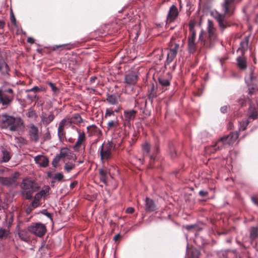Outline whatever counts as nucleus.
Masks as SVG:
<instances>
[{
	"instance_id": "51",
	"label": "nucleus",
	"mask_w": 258,
	"mask_h": 258,
	"mask_svg": "<svg viewBox=\"0 0 258 258\" xmlns=\"http://www.w3.org/2000/svg\"><path fill=\"white\" fill-rule=\"evenodd\" d=\"M258 93V90L255 88L252 87L251 88H249L248 94L250 96L253 94H256Z\"/></svg>"
},
{
	"instance_id": "22",
	"label": "nucleus",
	"mask_w": 258,
	"mask_h": 258,
	"mask_svg": "<svg viewBox=\"0 0 258 258\" xmlns=\"http://www.w3.org/2000/svg\"><path fill=\"white\" fill-rule=\"evenodd\" d=\"M34 160L35 162L39 164L40 166L45 167L48 165V159L44 156L38 155L35 157Z\"/></svg>"
},
{
	"instance_id": "39",
	"label": "nucleus",
	"mask_w": 258,
	"mask_h": 258,
	"mask_svg": "<svg viewBox=\"0 0 258 258\" xmlns=\"http://www.w3.org/2000/svg\"><path fill=\"white\" fill-rule=\"evenodd\" d=\"M119 109H113L112 108H106L104 117L106 118L108 116L114 115V112H117Z\"/></svg>"
},
{
	"instance_id": "14",
	"label": "nucleus",
	"mask_w": 258,
	"mask_h": 258,
	"mask_svg": "<svg viewBox=\"0 0 258 258\" xmlns=\"http://www.w3.org/2000/svg\"><path fill=\"white\" fill-rule=\"evenodd\" d=\"M138 73L135 71L128 72L124 78L125 83L129 85H135L138 80Z\"/></svg>"
},
{
	"instance_id": "11",
	"label": "nucleus",
	"mask_w": 258,
	"mask_h": 258,
	"mask_svg": "<svg viewBox=\"0 0 258 258\" xmlns=\"http://www.w3.org/2000/svg\"><path fill=\"white\" fill-rule=\"evenodd\" d=\"M19 175L18 172H16L12 176L7 177L0 176V183L4 186H11L16 184L17 179Z\"/></svg>"
},
{
	"instance_id": "17",
	"label": "nucleus",
	"mask_w": 258,
	"mask_h": 258,
	"mask_svg": "<svg viewBox=\"0 0 258 258\" xmlns=\"http://www.w3.org/2000/svg\"><path fill=\"white\" fill-rule=\"evenodd\" d=\"M238 137V135L236 133H231L228 135L223 136L222 137L225 146H228L232 145Z\"/></svg>"
},
{
	"instance_id": "24",
	"label": "nucleus",
	"mask_w": 258,
	"mask_h": 258,
	"mask_svg": "<svg viewBox=\"0 0 258 258\" xmlns=\"http://www.w3.org/2000/svg\"><path fill=\"white\" fill-rule=\"evenodd\" d=\"M188 26L189 32L187 40H196V32L195 29V22L194 21H190Z\"/></svg>"
},
{
	"instance_id": "54",
	"label": "nucleus",
	"mask_w": 258,
	"mask_h": 258,
	"mask_svg": "<svg viewBox=\"0 0 258 258\" xmlns=\"http://www.w3.org/2000/svg\"><path fill=\"white\" fill-rule=\"evenodd\" d=\"M121 238L122 236L119 234H117L116 235H115V236L113 238V240H114L115 242H116L117 241H119Z\"/></svg>"
},
{
	"instance_id": "45",
	"label": "nucleus",
	"mask_w": 258,
	"mask_h": 258,
	"mask_svg": "<svg viewBox=\"0 0 258 258\" xmlns=\"http://www.w3.org/2000/svg\"><path fill=\"white\" fill-rule=\"evenodd\" d=\"M248 124L249 121L248 120H242V121L240 122L239 130L242 131H244L246 128V127Z\"/></svg>"
},
{
	"instance_id": "55",
	"label": "nucleus",
	"mask_w": 258,
	"mask_h": 258,
	"mask_svg": "<svg viewBox=\"0 0 258 258\" xmlns=\"http://www.w3.org/2000/svg\"><path fill=\"white\" fill-rule=\"evenodd\" d=\"M199 195L202 197H206L208 195V192L207 191L200 190L199 191Z\"/></svg>"
},
{
	"instance_id": "19",
	"label": "nucleus",
	"mask_w": 258,
	"mask_h": 258,
	"mask_svg": "<svg viewBox=\"0 0 258 258\" xmlns=\"http://www.w3.org/2000/svg\"><path fill=\"white\" fill-rule=\"evenodd\" d=\"M10 159V152L4 147L1 148L0 150V163L7 162Z\"/></svg>"
},
{
	"instance_id": "7",
	"label": "nucleus",
	"mask_w": 258,
	"mask_h": 258,
	"mask_svg": "<svg viewBox=\"0 0 258 258\" xmlns=\"http://www.w3.org/2000/svg\"><path fill=\"white\" fill-rule=\"evenodd\" d=\"M10 69L6 62L3 53L0 50V78L3 80H7L10 77Z\"/></svg>"
},
{
	"instance_id": "63",
	"label": "nucleus",
	"mask_w": 258,
	"mask_h": 258,
	"mask_svg": "<svg viewBox=\"0 0 258 258\" xmlns=\"http://www.w3.org/2000/svg\"><path fill=\"white\" fill-rule=\"evenodd\" d=\"M5 23L3 21H0V29H3L5 27Z\"/></svg>"
},
{
	"instance_id": "20",
	"label": "nucleus",
	"mask_w": 258,
	"mask_h": 258,
	"mask_svg": "<svg viewBox=\"0 0 258 258\" xmlns=\"http://www.w3.org/2000/svg\"><path fill=\"white\" fill-rule=\"evenodd\" d=\"M59 156L62 159H63L65 162V158H67L69 160H71L73 158V153L68 148H62L60 151Z\"/></svg>"
},
{
	"instance_id": "62",
	"label": "nucleus",
	"mask_w": 258,
	"mask_h": 258,
	"mask_svg": "<svg viewBox=\"0 0 258 258\" xmlns=\"http://www.w3.org/2000/svg\"><path fill=\"white\" fill-rule=\"evenodd\" d=\"M97 77H91L90 79V82L92 84V83H94L95 81L97 80Z\"/></svg>"
},
{
	"instance_id": "28",
	"label": "nucleus",
	"mask_w": 258,
	"mask_h": 258,
	"mask_svg": "<svg viewBox=\"0 0 258 258\" xmlns=\"http://www.w3.org/2000/svg\"><path fill=\"white\" fill-rule=\"evenodd\" d=\"M237 66L240 69L245 70L247 68L246 58L239 56L237 58Z\"/></svg>"
},
{
	"instance_id": "34",
	"label": "nucleus",
	"mask_w": 258,
	"mask_h": 258,
	"mask_svg": "<svg viewBox=\"0 0 258 258\" xmlns=\"http://www.w3.org/2000/svg\"><path fill=\"white\" fill-rule=\"evenodd\" d=\"M224 143L222 139V138H220L219 140L217 141L216 144H215L214 146V149L215 151L221 150L224 148H226Z\"/></svg>"
},
{
	"instance_id": "27",
	"label": "nucleus",
	"mask_w": 258,
	"mask_h": 258,
	"mask_svg": "<svg viewBox=\"0 0 258 258\" xmlns=\"http://www.w3.org/2000/svg\"><path fill=\"white\" fill-rule=\"evenodd\" d=\"M201 252L197 248H191L188 251V256L189 258H199Z\"/></svg>"
},
{
	"instance_id": "46",
	"label": "nucleus",
	"mask_w": 258,
	"mask_h": 258,
	"mask_svg": "<svg viewBox=\"0 0 258 258\" xmlns=\"http://www.w3.org/2000/svg\"><path fill=\"white\" fill-rule=\"evenodd\" d=\"M61 157H60L59 155H57L53 159V161L52 162V164L53 167H56L57 166L58 163L60 161Z\"/></svg>"
},
{
	"instance_id": "13",
	"label": "nucleus",
	"mask_w": 258,
	"mask_h": 258,
	"mask_svg": "<svg viewBox=\"0 0 258 258\" xmlns=\"http://www.w3.org/2000/svg\"><path fill=\"white\" fill-rule=\"evenodd\" d=\"M137 114V111L133 109L124 111L123 112L124 124L131 126L132 123H133Z\"/></svg>"
},
{
	"instance_id": "10",
	"label": "nucleus",
	"mask_w": 258,
	"mask_h": 258,
	"mask_svg": "<svg viewBox=\"0 0 258 258\" xmlns=\"http://www.w3.org/2000/svg\"><path fill=\"white\" fill-rule=\"evenodd\" d=\"M71 123L72 121L70 118H64L59 122L57 130V134L61 141H64L66 138L65 128L70 126Z\"/></svg>"
},
{
	"instance_id": "6",
	"label": "nucleus",
	"mask_w": 258,
	"mask_h": 258,
	"mask_svg": "<svg viewBox=\"0 0 258 258\" xmlns=\"http://www.w3.org/2000/svg\"><path fill=\"white\" fill-rule=\"evenodd\" d=\"M115 148V144L112 142L104 143L98 150L100 159L102 162L109 160L112 157V152Z\"/></svg>"
},
{
	"instance_id": "42",
	"label": "nucleus",
	"mask_w": 258,
	"mask_h": 258,
	"mask_svg": "<svg viewBox=\"0 0 258 258\" xmlns=\"http://www.w3.org/2000/svg\"><path fill=\"white\" fill-rule=\"evenodd\" d=\"M158 81L159 84L162 86L166 87L169 86L170 85L169 81L162 77L159 78Z\"/></svg>"
},
{
	"instance_id": "38",
	"label": "nucleus",
	"mask_w": 258,
	"mask_h": 258,
	"mask_svg": "<svg viewBox=\"0 0 258 258\" xmlns=\"http://www.w3.org/2000/svg\"><path fill=\"white\" fill-rule=\"evenodd\" d=\"M258 237V227H253L250 231V238L254 239Z\"/></svg>"
},
{
	"instance_id": "1",
	"label": "nucleus",
	"mask_w": 258,
	"mask_h": 258,
	"mask_svg": "<svg viewBox=\"0 0 258 258\" xmlns=\"http://www.w3.org/2000/svg\"><path fill=\"white\" fill-rule=\"evenodd\" d=\"M240 2L241 0H223L220 5L223 13L217 11L214 13V18L218 22V26L222 31L230 26L228 18L234 15L236 6Z\"/></svg>"
},
{
	"instance_id": "33",
	"label": "nucleus",
	"mask_w": 258,
	"mask_h": 258,
	"mask_svg": "<svg viewBox=\"0 0 258 258\" xmlns=\"http://www.w3.org/2000/svg\"><path fill=\"white\" fill-rule=\"evenodd\" d=\"M249 41V37L246 36L240 42V48L242 51H244L247 50L248 47V43Z\"/></svg>"
},
{
	"instance_id": "49",
	"label": "nucleus",
	"mask_w": 258,
	"mask_h": 258,
	"mask_svg": "<svg viewBox=\"0 0 258 258\" xmlns=\"http://www.w3.org/2000/svg\"><path fill=\"white\" fill-rule=\"evenodd\" d=\"M48 84L51 88L52 91L54 93H57L59 92V89L57 87H56L55 85L52 82H48Z\"/></svg>"
},
{
	"instance_id": "23",
	"label": "nucleus",
	"mask_w": 258,
	"mask_h": 258,
	"mask_svg": "<svg viewBox=\"0 0 258 258\" xmlns=\"http://www.w3.org/2000/svg\"><path fill=\"white\" fill-rule=\"evenodd\" d=\"M29 232L28 228L27 229H20L18 231L19 237L22 240L25 242H28L30 239Z\"/></svg>"
},
{
	"instance_id": "57",
	"label": "nucleus",
	"mask_w": 258,
	"mask_h": 258,
	"mask_svg": "<svg viewBox=\"0 0 258 258\" xmlns=\"http://www.w3.org/2000/svg\"><path fill=\"white\" fill-rule=\"evenodd\" d=\"M135 209L132 207H128L126 209V213L129 214H132L134 212Z\"/></svg>"
},
{
	"instance_id": "12",
	"label": "nucleus",
	"mask_w": 258,
	"mask_h": 258,
	"mask_svg": "<svg viewBox=\"0 0 258 258\" xmlns=\"http://www.w3.org/2000/svg\"><path fill=\"white\" fill-rule=\"evenodd\" d=\"M28 127L30 140L35 143L38 142L39 139L38 128L33 123L29 124Z\"/></svg>"
},
{
	"instance_id": "43",
	"label": "nucleus",
	"mask_w": 258,
	"mask_h": 258,
	"mask_svg": "<svg viewBox=\"0 0 258 258\" xmlns=\"http://www.w3.org/2000/svg\"><path fill=\"white\" fill-rule=\"evenodd\" d=\"M106 101L111 104H115L117 102L116 97L112 95L108 96Z\"/></svg>"
},
{
	"instance_id": "44",
	"label": "nucleus",
	"mask_w": 258,
	"mask_h": 258,
	"mask_svg": "<svg viewBox=\"0 0 258 258\" xmlns=\"http://www.w3.org/2000/svg\"><path fill=\"white\" fill-rule=\"evenodd\" d=\"M64 178V175L61 172H58L54 175L53 177V179L54 180H57L58 181H64L63 180Z\"/></svg>"
},
{
	"instance_id": "25",
	"label": "nucleus",
	"mask_w": 258,
	"mask_h": 258,
	"mask_svg": "<svg viewBox=\"0 0 258 258\" xmlns=\"http://www.w3.org/2000/svg\"><path fill=\"white\" fill-rule=\"evenodd\" d=\"M157 88L154 84H152L150 89L148 91V98L151 103H153V100L157 96Z\"/></svg>"
},
{
	"instance_id": "50",
	"label": "nucleus",
	"mask_w": 258,
	"mask_h": 258,
	"mask_svg": "<svg viewBox=\"0 0 258 258\" xmlns=\"http://www.w3.org/2000/svg\"><path fill=\"white\" fill-rule=\"evenodd\" d=\"M49 187H48L47 190H41L39 192L37 193V195H39L40 197L42 198V197H45L46 196L48 195Z\"/></svg>"
},
{
	"instance_id": "3",
	"label": "nucleus",
	"mask_w": 258,
	"mask_h": 258,
	"mask_svg": "<svg viewBox=\"0 0 258 258\" xmlns=\"http://www.w3.org/2000/svg\"><path fill=\"white\" fill-rule=\"evenodd\" d=\"M208 37L207 40H205L204 37L205 33L204 31H201L199 35V41L201 42L204 47L211 48L214 46L215 41L217 38L216 29L211 20H208Z\"/></svg>"
},
{
	"instance_id": "60",
	"label": "nucleus",
	"mask_w": 258,
	"mask_h": 258,
	"mask_svg": "<svg viewBox=\"0 0 258 258\" xmlns=\"http://www.w3.org/2000/svg\"><path fill=\"white\" fill-rule=\"evenodd\" d=\"M251 200L252 202L258 206V198L256 197H252Z\"/></svg>"
},
{
	"instance_id": "26",
	"label": "nucleus",
	"mask_w": 258,
	"mask_h": 258,
	"mask_svg": "<svg viewBox=\"0 0 258 258\" xmlns=\"http://www.w3.org/2000/svg\"><path fill=\"white\" fill-rule=\"evenodd\" d=\"M187 48L190 53L193 54L197 51L198 46L196 40H187Z\"/></svg>"
},
{
	"instance_id": "37",
	"label": "nucleus",
	"mask_w": 258,
	"mask_h": 258,
	"mask_svg": "<svg viewBox=\"0 0 258 258\" xmlns=\"http://www.w3.org/2000/svg\"><path fill=\"white\" fill-rule=\"evenodd\" d=\"M39 195L37 194L34 196V200L31 203L33 207H38L40 205V200L41 198L40 197Z\"/></svg>"
},
{
	"instance_id": "35",
	"label": "nucleus",
	"mask_w": 258,
	"mask_h": 258,
	"mask_svg": "<svg viewBox=\"0 0 258 258\" xmlns=\"http://www.w3.org/2000/svg\"><path fill=\"white\" fill-rule=\"evenodd\" d=\"M118 125L117 119L110 120L107 123V128L108 130L112 128L116 129L118 127Z\"/></svg>"
},
{
	"instance_id": "16",
	"label": "nucleus",
	"mask_w": 258,
	"mask_h": 258,
	"mask_svg": "<svg viewBox=\"0 0 258 258\" xmlns=\"http://www.w3.org/2000/svg\"><path fill=\"white\" fill-rule=\"evenodd\" d=\"M79 137L75 144L73 146V149L75 152H79L80 151V148L82 146H84L83 149L85 150V146L84 145L86 141V136L84 132H81L78 131Z\"/></svg>"
},
{
	"instance_id": "5",
	"label": "nucleus",
	"mask_w": 258,
	"mask_h": 258,
	"mask_svg": "<svg viewBox=\"0 0 258 258\" xmlns=\"http://www.w3.org/2000/svg\"><path fill=\"white\" fill-rule=\"evenodd\" d=\"M21 194L26 199L30 200L32 198V194L39 188L37 183L28 179H24L21 183Z\"/></svg>"
},
{
	"instance_id": "8",
	"label": "nucleus",
	"mask_w": 258,
	"mask_h": 258,
	"mask_svg": "<svg viewBox=\"0 0 258 258\" xmlns=\"http://www.w3.org/2000/svg\"><path fill=\"white\" fill-rule=\"evenodd\" d=\"M28 230L30 233L39 237H43L47 231L46 226L40 223H33L29 226Z\"/></svg>"
},
{
	"instance_id": "15",
	"label": "nucleus",
	"mask_w": 258,
	"mask_h": 258,
	"mask_svg": "<svg viewBox=\"0 0 258 258\" xmlns=\"http://www.w3.org/2000/svg\"><path fill=\"white\" fill-rule=\"evenodd\" d=\"M178 16V11L177 7L174 5H172L170 7L168 12L166 19L167 23L173 22L177 18Z\"/></svg>"
},
{
	"instance_id": "59",
	"label": "nucleus",
	"mask_w": 258,
	"mask_h": 258,
	"mask_svg": "<svg viewBox=\"0 0 258 258\" xmlns=\"http://www.w3.org/2000/svg\"><path fill=\"white\" fill-rule=\"evenodd\" d=\"M227 108H228V107L227 106H223L221 108V111L222 113H225L227 112Z\"/></svg>"
},
{
	"instance_id": "58",
	"label": "nucleus",
	"mask_w": 258,
	"mask_h": 258,
	"mask_svg": "<svg viewBox=\"0 0 258 258\" xmlns=\"http://www.w3.org/2000/svg\"><path fill=\"white\" fill-rule=\"evenodd\" d=\"M77 184H78V182L77 181H73L70 184L71 189L74 188Z\"/></svg>"
},
{
	"instance_id": "32",
	"label": "nucleus",
	"mask_w": 258,
	"mask_h": 258,
	"mask_svg": "<svg viewBox=\"0 0 258 258\" xmlns=\"http://www.w3.org/2000/svg\"><path fill=\"white\" fill-rule=\"evenodd\" d=\"M26 115L29 118L34 120L36 119L38 116L35 110L32 107H30L28 109Z\"/></svg>"
},
{
	"instance_id": "56",
	"label": "nucleus",
	"mask_w": 258,
	"mask_h": 258,
	"mask_svg": "<svg viewBox=\"0 0 258 258\" xmlns=\"http://www.w3.org/2000/svg\"><path fill=\"white\" fill-rule=\"evenodd\" d=\"M11 21L13 24L16 25V19L14 16V14L12 13L11 16Z\"/></svg>"
},
{
	"instance_id": "18",
	"label": "nucleus",
	"mask_w": 258,
	"mask_h": 258,
	"mask_svg": "<svg viewBox=\"0 0 258 258\" xmlns=\"http://www.w3.org/2000/svg\"><path fill=\"white\" fill-rule=\"evenodd\" d=\"M87 134L89 136H95L99 137L101 134V131L95 125L87 126Z\"/></svg>"
},
{
	"instance_id": "40",
	"label": "nucleus",
	"mask_w": 258,
	"mask_h": 258,
	"mask_svg": "<svg viewBox=\"0 0 258 258\" xmlns=\"http://www.w3.org/2000/svg\"><path fill=\"white\" fill-rule=\"evenodd\" d=\"M75 167V164L72 163H66L64 166V169L67 172H70L72 170L74 169Z\"/></svg>"
},
{
	"instance_id": "4",
	"label": "nucleus",
	"mask_w": 258,
	"mask_h": 258,
	"mask_svg": "<svg viewBox=\"0 0 258 258\" xmlns=\"http://www.w3.org/2000/svg\"><path fill=\"white\" fill-rule=\"evenodd\" d=\"M15 93L14 90L7 85L0 87V103L5 106L10 105L14 99Z\"/></svg>"
},
{
	"instance_id": "21",
	"label": "nucleus",
	"mask_w": 258,
	"mask_h": 258,
	"mask_svg": "<svg viewBox=\"0 0 258 258\" xmlns=\"http://www.w3.org/2000/svg\"><path fill=\"white\" fill-rule=\"evenodd\" d=\"M156 206L153 200L147 197L145 200V210L147 212L154 211Z\"/></svg>"
},
{
	"instance_id": "2",
	"label": "nucleus",
	"mask_w": 258,
	"mask_h": 258,
	"mask_svg": "<svg viewBox=\"0 0 258 258\" xmlns=\"http://www.w3.org/2000/svg\"><path fill=\"white\" fill-rule=\"evenodd\" d=\"M1 118V123L3 129L11 132H16L23 130L25 127L24 121L20 117L4 113Z\"/></svg>"
},
{
	"instance_id": "61",
	"label": "nucleus",
	"mask_w": 258,
	"mask_h": 258,
	"mask_svg": "<svg viewBox=\"0 0 258 258\" xmlns=\"http://www.w3.org/2000/svg\"><path fill=\"white\" fill-rule=\"evenodd\" d=\"M27 42L29 43L33 44L34 43V39L32 37H28L27 38Z\"/></svg>"
},
{
	"instance_id": "64",
	"label": "nucleus",
	"mask_w": 258,
	"mask_h": 258,
	"mask_svg": "<svg viewBox=\"0 0 258 258\" xmlns=\"http://www.w3.org/2000/svg\"><path fill=\"white\" fill-rule=\"evenodd\" d=\"M195 227V226L194 225H187L186 226V229L187 230H190L191 229Z\"/></svg>"
},
{
	"instance_id": "30",
	"label": "nucleus",
	"mask_w": 258,
	"mask_h": 258,
	"mask_svg": "<svg viewBox=\"0 0 258 258\" xmlns=\"http://www.w3.org/2000/svg\"><path fill=\"white\" fill-rule=\"evenodd\" d=\"M99 172L100 181L103 182L104 183L106 184L107 183V170L106 169H104V168H100L99 169Z\"/></svg>"
},
{
	"instance_id": "31",
	"label": "nucleus",
	"mask_w": 258,
	"mask_h": 258,
	"mask_svg": "<svg viewBox=\"0 0 258 258\" xmlns=\"http://www.w3.org/2000/svg\"><path fill=\"white\" fill-rule=\"evenodd\" d=\"M249 117L253 119H255L258 116V112L255 107L250 106L248 111Z\"/></svg>"
},
{
	"instance_id": "48",
	"label": "nucleus",
	"mask_w": 258,
	"mask_h": 258,
	"mask_svg": "<svg viewBox=\"0 0 258 258\" xmlns=\"http://www.w3.org/2000/svg\"><path fill=\"white\" fill-rule=\"evenodd\" d=\"M9 231L6 229L0 228V239L7 237Z\"/></svg>"
},
{
	"instance_id": "9",
	"label": "nucleus",
	"mask_w": 258,
	"mask_h": 258,
	"mask_svg": "<svg viewBox=\"0 0 258 258\" xmlns=\"http://www.w3.org/2000/svg\"><path fill=\"white\" fill-rule=\"evenodd\" d=\"M179 45L177 43H173L171 42L169 45V48L167 49L168 52L167 53V58L165 62V65L169 64L171 63L177 54Z\"/></svg>"
},
{
	"instance_id": "29",
	"label": "nucleus",
	"mask_w": 258,
	"mask_h": 258,
	"mask_svg": "<svg viewBox=\"0 0 258 258\" xmlns=\"http://www.w3.org/2000/svg\"><path fill=\"white\" fill-rule=\"evenodd\" d=\"M54 117V114L52 113L48 115L46 114L43 115L41 116V120L43 123L47 125L53 120Z\"/></svg>"
},
{
	"instance_id": "47",
	"label": "nucleus",
	"mask_w": 258,
	"mask_h": 258,
	"mask_svg": "<svg viewBox=\"0 0 258 258\" xmlns=\"http://www.w3.org/2000/svg\"><path fill=\"white\" fill-rule=\"evenodd\" d=\"M169 148L171 157L172 158H174L177 156L176 152L175 150L174 147L173 146L169 145Z\"/></svg>"
},
{
	"instance_id": "41",
	"label": "nucleus",
	"mask_w": 258,
	"mask_h": 258,
	"mask_svg": "<svg viewBox=\"0 0 258 258\" xmlns=\"http://www.w3.org/2000/svg\"><path fill=\"white\" fill-rule=\"evenodd\" d=\"M143 150L144 151V156H149L150 151V146L149 143H146L143 145Z\"/></svg>"
},
{
	"instance_id": "53",
	"label": "nucleus",
	"mask_w": 258,
	"mask_h": 258,
	"mask_svg": "<svg viewBox=\"0 0 258 258\" xmlns=\"http://www.w3.org/2000/svg\"><path fill=\"white\" fill-rule=\"evenodd\" d=\"M36 208V207H32V205L31 204L26 209V212L27 214H29L31 213L33 210Z\"/></svg>"
},
{
	"instance_id": "36",
	"label": "nucleus",
	"mask_w": 258,
	"mask_h": 258,
	"mask_svg": "<svg viewBox=\"0 0 258 258\" xmlns=\"http://www.w3.org/2000/svg\"><path fill=\"white\" fill-rule=\"evenodd\" d=\"M74 48V46L73 45H71L69 44H64L62 45H55L53 46V50H55L58 48H61L62 49H68L70 50Z\"/></svg>"
},
{
	"instance_id": "52",
	"label": "nucleus",
	"mask_w": 258,
	"mask_h": 258,
	"mask_svg": "<svg viewBox=\"0 0 258 258\" xmlns=\"http://www.w3.org/2000/svg\"><path fill=\"white\" fill-rule=\"evenodd\" d=\"M40 90V88L37 86H35L33 88L26 90V92H34V93H36Z\"/></svg>"
}]
</instances>
